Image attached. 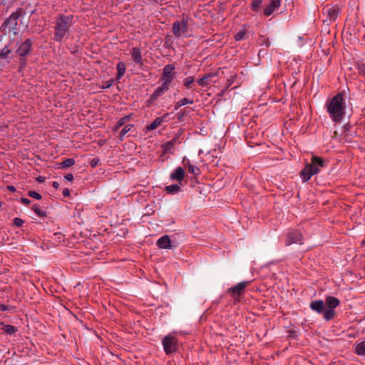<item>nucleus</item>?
<instances>
[{
    "label": "nucleus",
    "instance_id": "3",
    "mask_svg": "<svg viewBox=\"0 0 365 365\" xmlns=\"http://www.w3.org/2000/svg\"><path fill=\"white\" fill-rule=\"evenodd\" d=\"M324 166V161L317 156H312L311 163L307 164L301 171L300 176L304 182L308 181L312 176L317 174L322 168Z\"/></svg>",
    "mask_w": 365,
    "mask_h": 365
},
{
    "label": "nucleus",
    "instance_id": "36",
    "mask_svg": "<svg viewBox=\"0 0 365 365\" xmlns=\"http://www.w3.org/2000/svg\"><path fill=\"white\" fill-rule=\"evenodd\" d=\"M29 195L30 197H34V198L37 199V200L41 199V195L39 193H38V192H36L35 191H29Z\"/></svg>",
    "mask_w": 365,
    "mask_h": 365
},
{
    "label": "nucleus",
    "instance_id": "13",
    "mask_svg": "<svg viewBox=\"0 0 365 365\" xmlns=\"http://www.w3.org/2000/svg\"><path fill=\"white\" fill-rule=\"evenodd\" d=\"M133 60L140 66L143 65V59L140 48L137 47L133 48L130 52Z\"/></svg>",
    "mask_w": 365,
    "mask_h": 365
},
{
    "label": "nucleus",
    "instance_id": "32",
    "mask_svg": "<svg viewBox=\"0 0 365 365\" xmlns=\"http://www.w3.org/2000/svg\"><path fill=\"white\" fill-rule=\"evenodd\" d=\"M75 160L73 158H68L61 163V166L63 168H68L74 165Z\"/></svg>",
    "mask_w": 365,
    "mask_h": 365
},
{
    "label": "nucleus",
    "instance_id": "4",
    "mask_svg": "<svg viewBox=\"0 0 365 365\" xmlns=\"http://www.w3.org/2000/svg\"><path fill=\"white\" fill-rule=\"evenodd\" d=\"M162 343L163 349L167 354H170L178 350V341L177 338L173 334L165 336L163 339Z\"/></svg>",
    "mask_w": 365,
    "mask_h": 365
},
{
    "label": "nucleus",
    "instance_id": "20",
    "mask_svg": "<svg viewBox=\"0 0 365 365\" xmlns=\"http://www.w3.org/2000/svg\"><path fill=\"white\" fill-rule=\"evenodd\" d=\"M215 77L214 74L209 73L205 75L204 77L197 80V83L200 86L205 87L207 86L212 81V78Z\"/></svg>",
    "mask_w": 365,
    "mask_h": 365
},
{
    "label": "nucleus",
    "instance_id": "23",
    "mask_svg": "<svg viewBox=\"0 0 365 365\" xmlns=\"http://www.w3.org/2000/svg\"><path fill=\"white\" fill-rule=\"evenodd\" d=\"M165 190L168 193L175 194L179 192L181 190L179 185H171L165 187Z\"/></svg>",
    "mask_w": 365,
    "mask_h": 365
},
{
    "label": "nucleus",
    "instance_id": "24",
    "mask_svg": "<svg viewBox=\"0 0 365 365\" xmlns=\"http://www.w3.org/2000/svg\"><path fill=\"white\" fill-rule=\"evenodd\" d=\"M356 353L358 355H364L365 354V341H361L356 344Z\"/></svg>",
    "mask_w": 365,
    "mask_h": 365
},
{
    "label": "nucleus",
    "instance_id": "12",
    "mask_svg": "<svg viewBox=\"0 0 365 365\" xmlns=\"http://www.w3.org/2000/svg\"><path fill=\"white\" fill-rule=\"evenodd\" d=\"M174 70V67L172 65H167L163 69V81L167 83H170L172 81L173 76V71Z\"/></svg>",
    "mask_w": 365,
    "mask_h": 365
},
{
    "label": "nucleus",
    "instance_id": "8",
    "mask_svg": "<svg viewBox=\"0 0 365 365\" xmlns=\"http://www.w3.org/2000/svg\"><path fill=\"white\" fill-rule=\"evenodd\" d=\"M324 14L327 15V19L329 21H334L336 19L339 13V9L336 6H326L323 9Z\"/></svg>",
    "mask_w": 365,
    "mask_h": 365
},
{
    "label": "nucleus",
    "instance_id": "6",
    "mask_svg": "<svg viewBox=\"0 0 365 365\" xmlns=\"http://www.w3.org/2000/svg\"><path fill=\"white\" fill-rule=\"evenodd\" d=\"M19 14H12L9 18L4 23V29L9 33L12 32L14 34H16L17 25H18Z\"/></svg>",
    "mask_w": 365,
    "mask_h": 365
},
{
    "label": "nucleus",
    "instance_id": "37",
    "mask_svg": "<svg viewBox=\"0 0 365 365\" xmlns=\"http://www.w3.org/2000/svg\"><path fill=\"white\" fill-rule=\"evenodd\" d=\"M113 83V80L110 79L106 82H105L104 85L103 86V88H110Z\"/></svg>",
    "mask_w": 365,
    "mask_h": 365
},
{
    "label": "nucleus",
    "instance_id": "19",
    "mask_svg": "<svg viewBox=\"0 0 365 365\" xmlns=\"http://www.w3.org/2000/svg\"><path fill=\"white\" fill-rule=\"evenodd\" d=\"M325 303L328 309H334L339 305L340 302L337 298L329 296L325 299Z\"/></svg>",
    "mask_w": 365,
    "mask_h": 365
},
{
    "label": "nucleus",
    "instance_id": "28",
    "mask_svg": "<svg viewBox=\"0 0 365 365\" xmlns=\"http://www.w3.org/2000/svg\"><path fill=\"white\" fill-rule=\"evenodd\" d=\"M2 330L4 332L9 334H12L17 331V329L15 327L9 325V324L4 325L2 327Z\"/></svg>",
    "mask_w": 365,
    "mask_h": 365
},
{
    "label": "nucleus",
    "instance_id": "39",
    "mask_svg": "<svg viewBox=\"0 0 365 365\" xmlns=\"http://www.w3.org/2000/svg\"><path fill=\"white\" fill-rule=\"evenodd\" d=\"M65 179L68 181H72L73 180V176L71 173L66 174L64 176Z\"/></svg>",
    "mask_w": 365,
    "mask_h": 365
},
{
    "label": "nucleus",
    "instance_id": "7",
    "mask_svg": "<svg viewBox=\"0 0 365 365\" xmlns=\"http://www.w3.org/2000/svg\"><path fill=\"white\" fill-rule=\"evenodd\" d=\"M303 236L299 231H291L287 235L285 243L287 245H290L293 243H302Z\"/></svg>",
    "mask_w": 365,
    "mask_h": 365
},
{
    "label": "nucleus",
    "instance_id": "15",
    "mask_svg": "<svg viewBox=\"0 0 365 365\" xmlns=\"http://www.w3.org/2000/svg\"><path fill=\"white\" fill-rule=\"evenodd\" d=\"M168 113H166L163 117L157 118L150 125L147 126V130H152L158 128L162 123L167 122L168 120Z\"/></svg>",
    "mask_w": 365,
    "mask_h": 365
},
{
    "label": "nucleus",
    "instance_id": "38",
    "mask_svg": "<svg viewBox=\"0 0 365 365\" xmlns=\"http://www.w3.org/2000/svg\"><path fill=\"white\" fill-rule=\"evenodd\" d=\"M23 220L21 218H15L14 219V225L17 227H20L23 224Z\"/></svg>",
    "mask_w": 365,
    "mask_h": 365
},
{
    "label": "nucleus",
    "instance_id": "18",
    "mask_svg": "<svg viewBox=\"0 0 365 365\" xmlns=\"http://www.w3.org/2000/svg\"><path fill=\"white\" fill-rule=\"evenodd\" d=\"M185 178V170L182 168L179 167L173 173L170 174V178L181 182Z\"/></svg>",
    "mask_w": 365,
    "mask_h": 365
},
{
    "label": "nucleus",
    "instance_id": "33",
    "mask_svg": "<svg viewBox=\"0 0 365 365\" xmlns=\"http://www.w3.org/2000/svg\"><path fill=\"white\" fill-rule=\"evenodd\" d=\"M132 125H126L120 132V138H123L132 128Z\"/></svg>",
    "mask_w": 365,
    "mask_h": 365
},
{
    "label": "nucleus",
    "instance_id": "30",
    "mask_svg": "<svg viewBox=\"0 0 365 365\" xmlns=\"http://www.w3.org/2000/svg\"><path fill=\"white\" fill-rule=\"evenodd\" d=\"M173 145H174V141L173 140H170V141L165 143L163 145L164 152L165 153H171L172 152V149L173 148Z\"/></svg>",
    "mask_w": 365,
    "mask_h": 365
},
{
    "label": "nucleus",
    "instance_id": "41",
    "mask_svg": "<svg viewBox=\"0 0 365 365\" xmlns=\"http://www.w3.org/2000/svg\"><path fill=\"white\" fill-rule=\"evenodd\" d=\"M98 163V159H93L91 162V165L93 168L96 167L97 165V164Z\"/></svg>",
    "mask_w": 365,
    "mask_h": 365
},
{
    "label": "nucleus",
    "instance_id": "45",
    "mask_svg": "<svg viewBox=\"0 0 365 365\" xmlns=\"http://www.w3.org/2000/svg\"><path fill=\"white\" fill-rule=\"evenodd\" d=\"M53 186L56 188H58V183L57 182H53Z\"/></svg>",
    "mask_w": 365,
    "mask_h": 365
},
{
    "label": "nucleus",
    "instance_id": "17",
    "mask_svg": "<svg viewBox=\"0 0 365 365\" xmlns=\"http://www.w3.org/2000/svg\"><path fill=\"white\" fill-rule=\"evenodd\" d=\"M169 83L163 82L161 86L158 88L154 93L151 95V100L154 101L161 95H163L169 88Z\"/></svg>",
    "mask_w": 365,
    "mask_h": 365
},
{
    "label": "nucleus",
    "instance_id": "22",
    "mask_svg": "<svg viewBox=\"0 0 365 365\" xmlns=\"http://www.w3.org/2000/svg\"><path fill=\"white\" fill-rule=\"evenodd\" d=\"M125 64L123 62H119L117 64L118 76L117 78L120 79L125 72Z\"/></svg>",
    "mask_w": 365,
    "mask_h": 365
},
{
    "label": "nucleus",
    "instance_id": "46",
    "mask_svg": "<svg viewBox=\"0 0 365 365\" xmlns=\"http://www.w3.org/2000/svg\"><path fill=\"white\" fill-rule=\"evenodd\" d=\"M8 189L11 190V191H14L15 190V188L14 186H8Z\"/></svg>",
    "mask_w": 365,
    "mask_h": 365
},
{
    "label": "nucleus",
    "instance_id": "31",
    "mask_svg": "<svg viewBox=\"0 0 365 365\" xmlns=\"http://www.w3.org/2000/svg\"><path fill=\"white\" fill-rule=\"evenodd\" d=\"M32 210L34 211V212H35L37 215H38V216H40V217H42V216H45V215H46L45 212H44V211H43V210H41L40 209L39 206H38V205H34V206H33V207H32Z\"/></svg>",
    "mask_w": 365,
    "mask_h": 365
},
{
    "label": "nucleus",
    "instance_id": "1",
    "mask_svg": "<svg viewBox=\"0 0 365 365\" xmlns=\"http://www.w3.org/2000/svg\"><path fill=\"white\" fill-rule=\"evenodd\" d=\"M72 16H60L57 17L53 37L56 41H61L66 36L72 24Z\"/></svg>",
    "mask_w": 365,
    "mask_h": 365
},
{
    "label": "nucleus",
    "instance_id": "48",
    "mask_svg": "<svg viewBox=\"0 0 365 365\" xmlns=\"http://www.w3.org/2000/svg\"><path fill=\"white\" fill-rule=\"evenodd\" d=\"M38 181H40V182L42 181L41 178H39Z\"/></svg>",
    "mask_w": 365,
    "mask_h": 365
},
{
    "label": "nucleus",
    "instance_id": "29",
    "mask_svg": "<svg viewBox=\"0 0 365 365\" xmlns=\"http://www.w3.org/2000/svg\"><path fill=\"white\" fill-rule=\"evenodd\" d=\"M246 30L242 29L235 35V38L236 41H241L246 38Z\"/></svg>",
    "mask_w": 365,
    "mask_h": 365
},
{
    "label": "nucleus",
    "instance_id": "42",
    "mask_svg": "<svg viewBox=\"0 0 365 365\" xmlns=\"http://www.w3.org/2000/svg\"><path fill=\"white\" fill-rule=\"evenodd\" d=\"M21 202L24 205H29L31 202L30 200L28 198H21Z\"/></svg>",
    "mask_w": 365,
    "mask_h": 365
},
{
    "label": "nucleus",
    "instance_id": "11",
    "mask_svg": "<svg viewBox=\"0 0 365 365\" xmlns=\"http://www.w3.org/2000/svg\"><path fill=\"white\" fill-rule=\"evenodd\" d=\"M31 47V41L29 39H26L24 43H22L19 48L17 49V53L21 56H26L30 51Z\"/></svg>",
    "mask_w": 365,
    "mask_h": 365
},
{
    "label": "nucleus",
    "instance_id": "10",
    "mask_svg": "<svg viewBox=\"0 0 365 365\" xmlns=\"http://www.w3.org/2000/svg\"><path fill=\"white\" fill-rule=\"evenodd\" d=\"M281 4L280 0H272L269 5L264 9V15L269 16L272 14Z\"/></svg>",
    "mask_w": 365,
    "mask_h": 365
},
{
    "label": "nucleus",
    "instance_id": "34",
    "mask_svg": "<svg viewBox=\"0 0 365 365\" xmlns=\"http://www.w3.org/2000/svg\"><path fill=\"white\" fill-rule=\"evenodd\" d=\"M194 82V78L193 77H187L186 78L185 80H184V85L187 88H191V84Z\"/></svg>",
    "mask_w": 365,
    "mask_h": 365
},
{
    "label": "nucleus",
    "instance_id": "26",
    "mask_svg": "<svg viewBox=\"0 0 365 365\" xmlns=\"http://www.w3.org/2000/svg\"><path fill=\"white\" fill-rule=\"evenodd\" d=\"M193 103L192 100H189L187 98H184L182 100L178 101L175 106V110L178 109L180 107L185 106L186 104H192Z\"/></svg>",
    "mask_w": 365,
    "mask_h": 365
},
{
    "label": "nucleus",
    "instance_id": "21",
    "mask_svg": "<svg viewBox=\"0 0 365 365\" xmlns=\"http://www.w3.org/2000/svg\"><path fill=\"white\" fill-rule=\"evenodd\" d=\"M185 165L187 167L188 171L190 173L194 175H199L200 173V169L195 166L194 165L191 164L189 161H187L186 163H185Z\"/></svg>",
    "mask_w": 365,
    "mask_h": 365
},
{
    "label": "nucleus",
    "instance_id": "25",
    "mask_svg": "<svg viewBox=\"0 0 365 365\" xmlns=\"http://www.w3.org/2000/svg\"><path fill=\"white\" fill-rule=\"evenodd\" d=\"M323 314H324V318L327 321H329L334 318L335 312L334 309H327L323 312Z\"/></svg>",
    "mask_w": 365,
    "mask_h": 365
},
{
    "label": "nucleus",
    "instance_id": "2",
    "mask_svg": "<svg viewBox=\"0 0 365 365\" xmlns=\"http://www.w3.org/2000/svg\"><path fill=\"white\" fill-rule=\"evenodd\" d=\"M344 99L340 93L334 96L328 105V112L330 114V117L336 122L341 120L344 114Z\"/></svg>",
    "mask_w": 365,
    "mask_h": 365
},
{
    "label": "nucleus",
    "instance_id": "9",
    "mask_svg": "<svg viewBox=\"0 0 365 365\" xmlns=\"http://www.w3.org/2000/svg\"><path fill=\"white\" fill-rule=\"evenodd\" d=\"M247 284H248L247 282H240L236 286L230 288L229 289V292L231 293L232 297L233 298L237 299L243 294L244 290Z\"/></svg>",
    "mask_w": 365,
    "mask_h": 365
},
{
    "label": "nucleus",
    "instance_id": "27",
    "mask_svg": "<svg viewBox=\"0 0 365 365\" xmlns=\"http://www.w3.org/2000/svg\"><path fill=\"white\" fill-rule=\"evenodd\" d=\"M264 0H251L250 6L253 11H258Z\"/></svg>",
    "mask_w": 365,
    "mask_h": 365
},
{
    "label": "nucleus",
    "instance_id": "47",
    "mask_svg": "<svg viewBox=\"0 0 365 365\" xmlns=\"http://www.w3.org/2000/svg\"><path fill=\"white\" fill-rule=\"evenodd\" d=\"M360 72H361V73H363V74L365 76V68H361L360 69Z\"/></svg>",
    "mask_w": 365,
    "mask_h": 365
},
{
    "label": "nucleus",
    "instance_id": "16",
    "mask_svg": "<svg viewBox=\"0 0 365 365\" xmlns=\"http://www.w3.org/2000/svg\"><path fill=\"white\" fill-rule=\"evenodd\" d=\"M310 308L317 312V313H323L325 310L324 302L322 300H315L310 303Z\"/></svg>",
    "mask_w": 365,
    "mask_h": 365
},
{
    "label": "nucleus",
    "instance_id": "35",
    "mask_svg": "<svg viewBox=\"0 0 365 365\" xmlns=\"http://www.w3.org/2000/svg\"><path fill=\"white\" fill-rule=\"evenodd\" d=\"M129 119H130L129 115L125 116V117L122 118L121 119H120L118 122L117 128L123 126L125 124V121L128 120Z\"/></svg>",
    "mask_w": 365,
    "mask_h": 365
},
{
    "label": "nucleus",
    "instance_id": "43",
    "mask_svg": "<svg viewBox=\"0 0 365 365\" xmlns=\"http://www.w3.org/2000/svg\"><path fill=\"white\" fill-rule=\"evenodd\" d=\"M7 309V307L6 305L0 304V311H5Z\"/></svg>",
    "mask_w": 365,
    "mask_h": 365
},
{
    "label": "nucleus",
    "instance_id": "40",
    "mask_svg": "<svg viewBox=\"0 0 365 365\" xmlns=\"http://www.w3.org/2000/svg\"><path fill=\"white\" fill-rule=\"evenodd\" d=\"M235 78V75H232L230 76V78L228 79V85H227L228 86H230L233 83Z\"/></svg>",
    "mask_w": 365,
    "mask_h": 365
},
{
    "label": "nucleus",
    "instance_id": "44",
    "mask_svg": "<svg viewBox=\"0 0 365 365\" xmlns=\"http://www.w3.org/2000/svg\"><path fill=\"white\" fill-rule=\"evenodd\" d=\"M63 195L64 196H68L69 195V190L68 189L63 190Z\"/></svg>",
    "mask_w": 365,
    "mask_h": 365
},
{
    "label": "nucleus",
    "instance_id": "14",
    "mask_svg": "<svg viewBox=\"0 0 365 365\" xmlns=\"http://www.w3.org/2000/svg\"><path fill=\"white\" fill-rule=\"evenodd\" d=\"M157 246L160 249H170L171 241L168 235H164L160 237L157 242Z\"/></svg>",
    "mask_w": 365,
    "mask_h": 365
},
{
    "label": "nucleus",
    "instance_id": "5",
    "mask_svg": "<svg viewBox=\"0 0 365 365\" xmlns=\"http://www.w3.org/2000/svg\"><path fill=\"white\" fill-rule=\"evenodd\" d=\"M173 31L175 37L180 38L187 36V26L185 20L178 21L173 23Z\"/></svg>",
    "mask_w": 365,
    "mask_h": 365
},
{
    "label": "nucleus",
    "instance_id": "49",
    "mask_svg": "<svg viewBox=\"0 0 365 365\" xmlns=\"http://www.w3.org/2000/svg\"><path fill=\"white\" fill-rule=\"evenodd\" d=\"M363 243L365 244V240L363 241Z\"/></svg>",
    "mask_w": 365,
    "mask_h": 365
}]
</instances>
